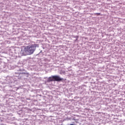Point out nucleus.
Masks as SVG:
<instances>
[{
  "mask_svg": "<svg viewBox=\"0 0 125 125\" xmlns=\"http://www.w3.org/2000/svg\"><path fill=\"white\" fill-rule=\"evenodd\" d=\"M38 45L37 44H31V45L26 46L24 47L23 52L22 53V55L26 56V55H31L36 51L37 47Z\"/></svg>",
  "mask_w": 125,
  "mask_h": 125,
  "instance_id": "nucleus-1",
  "label": "nucleus"
},
{
  "mask_svg": "<svg viewBox=\"0 0 125 125\" xmlns=\"http://www.w3.org/2000/svg\"><path fill=\"white\" fill-rule=\"evenodd\" d=\"M62 81H63V78H61L58 75H54L49 77L47 82V83H50V82H61Z\"/></svg>",
  "mask_w": 125,
  "mask_h": 125,
  "instance_id": "nucleus-2",
  "label": "nucleus"
},
{
  "mask_svg": "<svg viewBox=\"0 0 125 125\" xmlns=\"http://www.w3.org/2000/svg\"><path fill=\"white\" fill-rule=\"evenodd\" d=\"M101 15L100 13H96L94 14V15H96L97 16H99Z\"/></svg>",
  "mask_w": 125,
  "mask_h": 125,
  "instance_id": "nucleus-3",
  "label": "nucleus"
}]
</instances>
